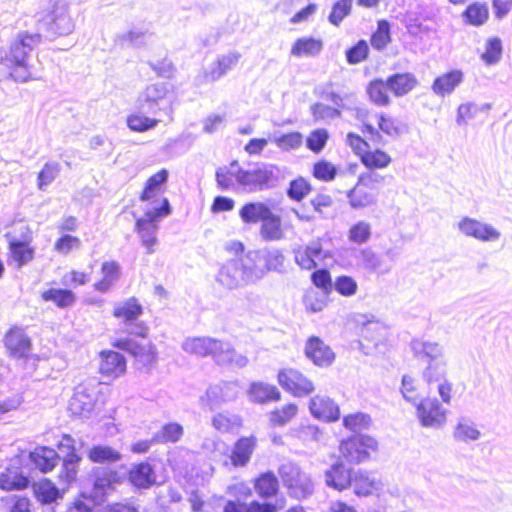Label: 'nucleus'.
Here are the masks:
<instances>
[{
  "instance_id": "nucleus-1",
  "label": "nucleus",
  "mask_w": 512,
  "mask_h": 512,
  "mask_svg": "<svg viewBox=\"0 0 512 512\" xmlns=\"http://www.w3.org/2000/svg\"><path fill=\"white\" fill-rule=\"evenodd\" d=\"M41 42L40 33L28 31H19L12 38L8 50L2 57V63L9 68V75L13 81L27 83L34 79L30 59Z\"/></svg>"
},
{
  "instance_id": "nucleus-58",
  "label": "nucleus",
  "mask_w": 512,
  "mask_h": 512,
  "mask_svg": "<svg viewBox=\"0 0 512 512\" xmlns=\"http://www.w3.org/2000/svg\"><path fill=\"white\" fill-rule=\"evenodd\" d=\"M183 436V427L175 422L165 424L160 431H158L154 440L161 443H175Z\"/></svg>"
},
{
  "instance_id": "nucleus-31",
  "label": "nucleus",
  "mask_w": 512,
  "mask_h": 512,
  "mask_svg": "<svg viewBox=\"0 0 512 512\" xmlns=\"http://www.w3.org/2000/svg\"><path fill=\"white\" fill-rule=\"evenodd\" d=\"M452 436L455 441L469 443L477 441L481 437V432L473 420L462 416L458 418L453 428Z\"/></svg>"
},
{
  "instance_id": "nucleus-52",
  "label": "nucleus",
  "mask_w": 512,
  "mask_h": 512,
  "mask_svg": "<svg viewBox=\"0 0 512 512\" xmlns=\"http://www.w3.org/2000/svg\"><path fill=\"white\" fill-rule=\"evenodd\" d=\"M490 109V103H484L480 106L474 102L463 103L457 109L456 122L460 126L466 125L467 121L475 118L479 112H488Z\"/></svg>"
},
{
  "instance_id": "nucleus-24",
  "label": "nucleus",
  "mask_w": 512,
  "mask_h": 512,
  "mask_svg": "<svg viewBox=\"0 0 512 512\" xmlns=\"http://www.w3.org/2000/svg\"><path fill=\"white\" fill-rule=\"evenodd\" d=\"M4 343L10 355L16 358L25 357L30 350V339L18 327H13L7 332Z\"/></svg>"
},
{
  "instance_id": "nucleus-26",
  "label": "nucleus",
  "mask_w": 512,
  "mask_h": 512,
  "mask_svg": "<svg viewBox=\"0 0 512 512\" xmlns=\"http://www.w3.org/2000/svg\"><path fill=\"white\" fill-rule=\"evenodd\" d=\"M464 79V74L461 70H452L438 76L432 84V91L440 97L450 95L458 87Z\"/></svg>"
},
{
  "instance_id": "nucleus-15",
  "label": "nucleus",
  "mask_w": 512,
  "mask_h": 512,
  "mask_svg": "<svg viewBox=\"0 0 512 512\" xmlns=\"http://www.w3.org/2000/svg\"><path fill=\"white\" fill-rule=\"evenodd\" d=\"M247 255L252 267L262 270L261 279L268 271H281L284 267L285 257L278 249L251 251Z\"/></svg>"
},
{
  "instance_id": "nucleus-51",
  "label": "nucleus",
  "mask_w": 512,
  "mask_h": 512,
  "mask_svg": "<svg viewBox=\"0 0 512 512\" xmlns=\"http://www.w3.org/2000/svg\"><path fill=\"white\" fill-rule=\"evenodd\" d=\"M352 484L354 492L359 496H367L380 489V482L363 472L355 475Z\"/></svg>"
},
{
  "instance_id": "nucleus-13",
  "label": "nucleus",
  "mask_w": 512,
  "mask_h": 512,
  "mask_svg": "<svg viewBox=\"0 0 512 512\" xmlns=\"http://www.w3.org/2000/svg\"><path fill=\"white\" fill-rule=\"evenodd\" d=\"M238 393L239 385L237 382H222L210 386L206 393L201 396L200 402L203 407H208L209 410H214L223 403L235 400Z\"/></svg>"
},
{
  "instance_id": "nucleus-7",
  "label": "nucleus",
  "mask_w": 512,
  "mask_h": 512,
  "mask_svg": "<svg viewBox=\"0 0 512 512\" xmlns=\"http://www.w3.org/2000/svg\"><path fill=\"white\" fill-rule=\"evenodd\" d=\"M142 313L143 308L134 297L115 304L113 310V316L122 321L128 334L145 338L148 334V327L139 320Z\"/></svg>"
},
{
  "instance_id": "nucleus-25",
  "label": "nucleus",
  "mask_w": 512,
  "mask_h": 512,
  "mask_svg": "<svg viewBox=\"0 0 512 512\" xmlns=\"http://www.w3.org/2000/svg\"><path fill=\"white\" fill-rule=\"evenodd\" d=\"M167 178L168 171L166 169H162L147 180L144 191L140 196L141 201H151L146 205V207L162 205V200L164 198H158V196L161 192V185L167 181Z\"/></svg>"
},
{
  "instance_id": "nucleus-39",
  "label": "nucleus",
  "mask_w": 512,
  "mask_h": 512,
  "mask_svg": "<svg viewBox=\"0 0 512 512\" xmlns=\"http://www.w3.org/2000/svg\"><path fill=\"white\" fill-rule=\"evenodd\" d=\"M260 235L266 241H277L284 237L281 219L272 211L262 220Z\"/></svg>"
},
{
  "instance_id": "nucleus-4",
  "label": "nucleus",
  "mask_w": 512,
  "mask_h": 512,
  "mask_svg": "<svg viewBox=\"0 0 512 512\" xmlns=\"http://www.w3.org/2000/svg\"><path fill=\"white\" fill-rule=\"evenodd\" d=\"M171 214V207L168 199L162 200V205H153L144 208V215L136 220L135 231L138 234L141 244L147 254H153L158 245L157 232L159 222L162 218Z\"/></svg>"
},
{
  "instance_id": "nucleus-55",
  "label": "nucleus",
  "mask_w": 512,
  "mask_h": 512,
  "mask_svg": "<svg viewBox=\"0 0 512 512\" xmlns=\"http://www.w3.org/2000/svg\"><path fill=\"white\" fill-rule=\"evenodd\" d=\"M361 161L369 169H382L391 163V157L386 152L376 149L363 152Z\"/></svg>"
},
{
  "instance_id": "nucleus-50",
  "label": "nucleus",
  "mask_w": 512,
  "mask_h": 512,
  "mask_svg": "<svg viewBox=\"0 0 512 512\" xmlns=\"http://www.w3.org/2000/svg\"><path fill=\"white\" fill-rule=\"evenodd\" d=\"M503 53L502 41L499 37L488 38L485 42L484 52L480 55L481 60L486 65H495L501 58Z\"/></svg>"
},
{
  "instance_id": "nucleus-36",
  "label": "nucleus",
  "mask_w": 512,
  "mask_h": 512,
  "mask_svg": "<svg viewBox=\"0 0 512 512\" xmlns=\"http://www.w3.org/2000/svg\"><path fill=\"white\" fill-rule=\"evenodd\" d=\"M411 349L418 357H425L429 361L445 358L443 346L438 342L415 339L411 341Z\"/></svg>"
},
{
  "instance_id": "nucleus-41",
  "label": "nucleus",
  "mask_w": 512,
  "mask_h": 512,
  "mask_svg": "<svg viewBox=\"0 0 512 512\" xmlns=\"http://www.w3.org/2000/svg\"><path fill=\"white\" fill-rule=\"evenodd\" d=\"M33 492L37 500L43 504H50L62 498L60 490L48 479L34 483Z\"/></svg>"
},
{
  "instance_id": "nucleus-40",
  "label": "nucleus",
  "mask_w": 512,
  "mask_h": 512,
  "mask_svg": "<svg viewBox=\"0 0 512 512\" xmlns=\"http://www.w3.org/2000/svg\"><path fill=\"white\" fill-rule=\"evenodd\" d=\"M102 278L94 284L99 292H107L120 277V265L115 261H105L101 267Z\"/></svg>"
},
{
  "instance_id": "nucleus-16",
  "label": "nucleus",
  "mask_w": 512,
  "mask_h": 512,
  "mask_svg": "<svg viewBox=\"0 0 512 512\" xmlns=\"http://www.w3.org/2000/svg\"><path fill=\"white\" fill-rule=\"evenodd\" d=\"M242 55L238 51H230L219 55L204 71V78L207 82L218 81L239 63Z\"/></svg>"
},
{
  "instance_id": "nucleus-45",
  "label": "nucleus",
  "mask_w": 512,
  "mask_h": 512,
  "mask_svg": "<svg viewBox=\"0 0 512 512\" xmlns=\"http://www.w3.org/2000/svg\"><path fill=\"white\" fill-rule=\"evenodd\" d=\"M129 479L131 483L137 487L147 488L154 482L153 469L148 463H140L134 466L130 473Z\"/></svg>"
},
{
  "instance_id": "nucleus-28",
  "label": "nucleus",
  "mask_w": 512,
  "mask_h": 512,
  "mask_svg": "<svg viewBox=\"0 0 512 512\" xmlns=\"http://www.w3.org/2000/svg\"><path fill=\"white\" fill-rule=\"evenodd\" d=\"M101 359L100 372L107 377H119L126 370V360L124 356L118 352H102Z\"/></svg>"
},
{
  "instance_id": "nucleus-5",
  "label": "nucleus",
  "mask_w": 512,
  "mask_h": 512,
  "mask_svg": "<svg viewBox=\"0 0 512 512\" xmlns=\"http://www.w3.org/2000/svg\"><path fill=\"white\" fill-rule=\"evenodd\" d=\"M283 485L288 494L298 500L310 497L314 492L311 476L293 462L283 463L278 469Z\"/></svg>"
},
{
  "instance_id": "nucleus-44",
  "label": "nucleus",
  "mask_w": 512,
  "mask_h": 512,
  "mask_svg": "<svg viewBox=\"0 0 512 512\" xmlns=\"http://www.w3.org/2000/svg\"><path fill=\"white\" fill-rule=\"evenodd\" d=\"M465 22L472 26H482L489 18V9L486 3L474 2L462 14Z\"/></svg>"
},
{
  "instance_id": "nucleus-32",
  "label": "nucleus",
  "mask_w": 512,
  "mask_h": 512,
  "mask_svg": "<svg viewBox=\"0 0 512 512\" xmlns=\"http://www.w3.org/2000/svg\"><path fill=\"white\" fill-rule=\"evenodd\" d=\"M325 482L327 486L342 491L352 484L351 471L342 463H336L325 472Z\"/></svg>"
},
{
  "instance_id": "nucleus-38",
  "label": "nucleus",
  "mask_w": 512,
  "mask_h": 512,
  "mask_svg": "<svg viewBox=\"0 0 512 512\" xmlns=\"http://www.w3.org/2000/svg\"><path fill=\"white\" fill-rule=\"evenodd\" d=\"M41 298L53 302L58 308L72 307L76 302V295L68 289L50 288L41 293Z\"/></svg>"
},
{
  "instance_id": "nucleus-42",
  "label": "nucleus",
  "mask_w": 512,
  "mask_h": 512,
  "mask_svg": "<svg viewBox=\"0 0 512 512\" xmlns=\"http://www.w3.org/2000/svg\"><path fill=\"white\" fill-rule=\"evenodd\" d=\"M271 209L262 202L245 204L239 211V216L244 223H257L267 217Z\"/></svg>"
},
{
  "instance_id": "nucleus-9",
  "label": "nucleus",
  "mask_w": 512,
  "mask_h": 512,
  "mask_svg": "<svg viewBox=\"0 0 512 512\" xmlns=\"http://www.w3.org/2000/svg\"><path fill=\"white\" fill-rule=\"evenodd\" d=\"M274 178V166L257 163L253 168L245 170L240 167L238 186L245 192L261 191L270 186Z\"/></svg>"
},
{
  "instance_id": "nucleus-48",
  "label": "nucleus",
  "mask_w": 512,
  "mask_h": 512,
  "mask_svg": "<svg viewBox=\"0 0 512 512\" xmlns=\"http://www.w3.org/2000/svg\"><path fill=\"white\" fill-rule=\"evenodd\" d=\"M323 44L314 38H300L291 49V54L296 57L315 56L322 50Z\"/></svg>"
},
{
  "instance_id": "nucleus-49",
  "label": "nucleus",
  "mask_w": 512,
  "mask_h": 512,
  "mask_svg": "<svg viewBox=\"0 0 512 512\" xmlns=\"http://www.w3.org/2000/svg\"><path fill=\"white\" fill-rule=\"evenodd\" d=\"M88 458L94 463H113L119 461L122 455L110 446L96 445L89 449Z\"/></svg>"
},
{
  "instance_id": "nucleus-29",
  "label": "nucleus",
  "mask_w": 512,
  "mask_h": 512,
  "mask_svg": "<svg viewBox=\"0 0 512 512\" xmlns=\"http://www.w3.org/2000/svg\"><path fill=\"white\" fill-rule=\"evenodd\" d=\"M349 204L354 209H363L375 205L377 202V194L369 187L358 182L347 193Z\"/></svg>"
},
{
  "instance_id": "nucleus-20",
  "label": "nucleus",
  "mask_w": 512,
  "mask_h": 512,
  "mask_svg": "<svg viewBox=\"0 0 512 512\" xmlns=\"http://www.w3.org/2000/svg\"><path fill=\"white\" fill-rule=\"evenodd\" d=\"M95 396L84 385H78L75 388L74 394L71 397L68 405L69 411L76 416L86 417L94 409Z\"/></svg>"
},
{
  "instance_id": "nucleus-6",
  "label": "nucleus",
  "mask_w": 512,
  "mask_h": 512,
  "mask_svg": "<svg viewBox=\"0 0 512 512\" xmlns=\"http://www.w3.org/2000/svg\"><path fill=\"white\" fill-rule=\"evenodd\" d=\"M171 103L169 88L165 83L147 85L136 100L140 112L152 115L170 111Z\"/></svg>"
},
{
  "instance_id": "nucleus-53",
  "label": "nucleus",
  "mask_w": 512,
  "mask_h": 512,
  "mask_svg": "<svg viewBox=\"0 0 512 512\" xmlns=\"http://www.w3.org/2000/svg\"><path fill=\"white\" fill-rule=\"evenodd\" d=\"M10 252L17 267H21L31 261L34 257V250L26 242L10 241Z\"/></svg>"
},
{
  "instance_id": "nucleus-64",
  "label": "nucleus",
  "mask_w": 512,
  "mask_h": 512,
  "mask_svg": "<svg viewBox=\"0 0 512 512\" xmlns=\"http://www.w3.org/2000/svg\"><path fill=\"white\" fill-rule=\"evenodd\" d=\"M303 304L306 311L317 313L322 311L327 305V299L324 294L319 293L314 289L306 291L303 297Z\"/></svg>"
},
{
  "instance_id": "nucleus-18",
  "label": "nucleus",
  "mask_w": 512,
  "mask_h": 512,
  "mask_svg": "<svg viewBox=\"0 0 512 512\" xmlns=\"http://www.w3.org/2000/svg\"><path fill=\"white\" fill-rule=\"evenodd\" d=\"M309 410L313 417L325 422H334L340 418L338 404L326 395L312 397L309 403Z\"/></svg>"
},
{
  "instance_id": "nucleus-46",
  "label": "nucleus",
  "mask_w": 512,
  "mask_h": 512,
  "mask_svg": "<svg viewBox=\"0 0 512 512\" xmlns=\"http://www.w3.org/2000/svg\"><path fill=\"white\" fill-rule=\"evenodd\" d=\"M278 479L273 472L261 474L255 481L254 488L257 494L263 498H269L278 492Z\"/></svg>"
},
{
  "instance_id": "nucleus-43",
  "label": "nucleus",
  "mask_w": 512,
  "mask_h": 512,
  "mask_svg": "<svg viewBox=\"0 0 512 512\" xmlns=\"http://www.w3.org/2000/svg\"><path fill=\"white\" fill-rule=\"evenodd\" d=\"M29 485L28 477L17 469H6L0 474V488L3 490H21Z\"/></svg>"
},
{
  "instance_id": "nucleus-54",
  "label": "nucleus",
  "mask_w": 512,
  "mask_h": 512,
  "mask_svg": "<svg viewBox=\"0 0 512 512\" xmlns=\"http://www.w3.org/2000/svg\"><path fill=\"white\" fill-rule=\"evenodd\" d=\"M270 141L275 143L281 150L289 151L297 149L302 145L303 136L299 132H290L287 134L274 133L270 137Z\"/></svg>"
},
{
  "instance_id": "nucleus-47",
  "label": "nucleus",
  "mask_w": 512,
  "mask_h": 512,
  "mask_svg": "<svg viewBox=\"0 0 512 512\" xmlns=\"http://www.w3.org/2000/svg\"><path fill=\"white\" fill-rule=\"evenodd\" d=\"M389 87L387 81L376 79L369 83L367 87V94L371 102L377 106H388L390 104V97L388 95Z\"/></svg>"
},
{
  "instance_id": "nucleus-33",
  "label": "nucleus",
  "mask_w": 512,
  "mask_h": 512,
  "mask_svg": "<svg viewBox=\"0 0 512 512\" xmlns=\"http://www.w3.org/2000/svg\"><path fill=\"white\" fill-rule=\"evenodd\" d=\"M238 174L240 166L237 161H233L229 166L220 167L216 171V182L221 190L235 191L240 189L238 186Z\"/></svg>"
},
{
  "instance_id": "nucleus-8",
  "label": "nucleus",
  "mask_w": 512,
  "mask_h": 512,
  "mask_svg": "<svg viewBox=\"0 0 512 512\" xmlns=\"http://www.w3.org/2000/svg\"><path fill=\"white\" fill-rule=\"evenodd\" d=\"M414 407L422 427L438 430L446 425L449 411L437 398L424 397Z\"/></svg>"
},
{
  "instance_id": "nucleus-22",
  "label": "nucleus",
  "mask_w": 512,
  "mask_h": 512,
  "mask_svg": "<svg viewBox=\"0 0 512 512\" xmlns=\"http://www.w3.org/2000/svg\"><path fill=\"white\" fill-rule=\"evenodd\" d=\"M93 488L95 496L102 497L114 489L121 481L119 473L108 467H97L93 470Z\"/></svg>"
},
{
  "instance_id": "nucleus-30",
  "label": "nucleus",
  "mask_w": 512,
  "mask_h": 512,
  "mask_svg": "<svg viewBox=\"0 0 512 512\" xmlns=\"http://www.w3.org/2000/svg\"><path fill=\"white\" fill-rule=\"evenodd\" d=\"M256 445L254 437H242L234 445L230 460L234 467L246 466Z\"/></svg>"
},
{
  "instance_id": "nucleus-63",
  "label": "nucleus",
  "mask_w": 512,
  "mask_h": 512,
  "mask_svg": "<svg viewBox=\"0 0 512 512\" xmlns=\"http://www.w3.org/2000/svg\"><path fill=\"white\" fill-rule=\"evenodd\" d=\"M298 408L295 404H287L280 409L270 413V422L274 426H284L289 423L297 414Z\"/></svg>"
},
{
  "instance_id": "nucleus-59",
  "label": "nucleus",
  "mask_w": 512,
  "mask_h": 512,
  "mask_svg": "<svg viewBox=\"0 0 512 512\" xmlns=\"http://www.w3.org/2000/svg\"><path fill=\"white\" fill-rule=\"evenodd\" d=\"M400 392L403 398L413 406L424 398L421 397L419 393L416 379L410 375H404L402 377Z\"/></svg>"
},
{
  "instance_id": "nucleus-23",
  "label": "nucleus",
  "mask_w": 512,
  "mask_h": 512,
  "mask_svg": "<svg viewBox=\"0 0 512 512\" xmlns=\"http://www.w3.org/2000/svg\"><path fill=\"white\" fill-rule=\"evenodd\" d=\"M116 346L131 353L143 365H150L156 361L157 352L152 343L141 345L131 339H123L119 340Z\"/></svg>"
},
{
  "instance_id": "nucleus-35",
  "label": "nucleus",
  "mask_w": 512,
  "mask_h": 512,
  "mask_svg": "<svg viewBox=\"0 0 512 512\" xmlns=\"http://www.w3.org/2000/svg\"><path fill=\"white\" fill-rule=\"evenodd\" d=\"M389 90L396 96L402 97L408 94L418 83L411 73H397L387 78Z\"/></svg>"
},
{
  "instance_id": "nucleus-57",
  "label": "nucleus",
  "mask_w": 512,
  "mask_h": 512,
  "mask_svg": "<svg viewBox=\"0 0 512 512\" xmlns=\"http://www.w3.org/2000/svg\"><path fill=\"white\" fill-rule=\"evenodd\" d=\"M212 425L220 432H229L241 426V418L236 414L222 412L213 417Z\"/></svg>"
},
{
  "instance_id": "nucleus-3",
  "label": "nucleus",
  "mask_w": 512,
  "mask_h": 512,
  "mask_svg": "<svg viewBox=\"0 0 512 512\" xmlns=\"http://www.w3.org/2000/svg\"><path fill=\"white\" fill-rule=\"evenodd\" d=\"M246 254L243 258H235L222 265L216 275V281L222 287L232 290L261 280L262 270L252 267Z\"/></svg>"
},
{
  "instance_id": "nucleus-2",
  "label": "nucleus",
  "mask_w": 512,
  "mask_h": 512,
  "mask_svg": "<svg viewBox=\"0 0 512 512\" xmlns=\"http://www.w3.org/2000/svg\"><path fill=\"white\" fill-rule=\"evenodd\" d=\"M35 17L39 28L55 37L70 35L75 29L68 0H49L48 7L37 12Z\"/></svg>"
},
{
  "instance_id": "nucleus-17",
  "label": "nucleus",
  "mask_w": 512,
  "mask_h": 512,
  "mask_svg": "<svg viewBox=\"0 0 512 512\" xmlns=\"http://www.w3.org/2000/svg\"><path fill=\"white\" fill-rule=\"evenodd\" d=\"M221 343V340L211 337H191L185 339L181 347L186 353L200 357L211 356L216 361Z\"/></svg>"
},
{
  "instance_id": "nucleus-27",
  "label": "nucleus",
  "mask_w": 512,
  "mask_h": 512,
  "mask_svg": "<svg viewBox=\"0 0 512 512\" xmlns=\"http://www.w3.org/2000/svg\"><path fill=\"white\" fill-rule=\"evenodd\" d=\"M29 458L34 466L43 473L52 471L59 462V455L57 452L46 446L36 447L30 452Z\"/></svg>"
},
{
  "instance_id": "nucleus-34",
  "label": "nucleus",
  "mask_w": 512,
  "mask_h": 512,
  "mask_svg": "<svg viewBox=\"0 0 512 512\" xmlns=\"http://www.w3.org/2000/svg\"><path fill=\"white\" fill-rule=\"evenodd\" d=\"M215 362L220 365L244 368L248 365L249 360L247 356L238 353L230 343L222 341Z\"/></svg>"
},
{
  "instance_id": "nucleus-56",
  "label": "nucleus",
  "mask_w": 512,
  "mask_h": 512,
  "mask_svg": "<svg viewBox=\"0 0 512 512\" xmlns=\"http://www.w3.org/2000/svg\"><path fill=\"white\" fill-rule=\"evenodd\" d=\"M447 375V360L439 359L429 361L426 368L423 371V378L426 382H439L446 379Z\"/></svg>"
},
{
  "instance_id": "nucleus-10",
  "label": "nucleus",
  "mask_w": 512,
  "mask_h": 512,
  "mask_svg": "<svg viewBox=\"0 0 512 512\" xmlns=\"http://www.w3.org/2000/svg\"><path fill=\"white\" fill-rule=\"evenodd\" d=\"M377 449V441L368 435H356L340 444L341 455L350 463H360L369 458L370 451Z\"/></svg>"
},
{
  "instance_id": "nucleus-12",
  "label": "nucleus",
  "mask_w": 512,
  "mask_h": 512,
  "mask_svg": "<svg viewBox=\"0 0 512 512\" xmlns=\"http://www.w3.org/2000/svg\"><path fill=\"white\" fill-rule=\"evenodd\" d=\"M295 263L305 270H313L317 268L321 261L331 254L323 248L322 241L315 239L305 245H300L293 249Z\"/></svg>"
},
{
  "instance_id": "nucleus-37",
  "label": "nucleus",
  "mask_w": 512,
  "mask_h": 512,
  "mask_svg": "<svg viewBox=\"0 0 512 512\" xmlns=\"http://www.w3.org/2000/svg\"><path fill=\"white\" fill-rule=\"evenodd\" d=\"M248 393L251 401L257 403L278 401L281 397V394L276 386L263 382L252 383Z\"/></svg>"
},
{
  "instance_id": "nucleus-14",
  "label": "nucleus",
  "mask_w": 512,
  "mask_h": 512,
  "mask_svg": "<svg viewBox=\"0 0 512 512\" xmlns=\"http://www.w3.org/2000/svg\"><path fill=\"white\" fill-rule=\"evenodd\" d=\"M277 378L280 386L296 397L306 396L315 389L311 380L293 368L280 370Z\"/></svg>"
},
{
  "instance_id": "nucleus-21",
  "label": "nucleus",
  "mask_w": 512,
  "mask_h": 512,
  "mask_svg": "<svg viewBox=\"0 0 512 512\" xmlns=\"http://www.w3.org/2000/svg\"><path fill=\"white\" fill-rule=\"evenodd\" d=\"M305 354L315 365L321 367L329 366L335 358L331 348L316 336L307 340Z\"/></svg>"
},
{
  "instance_id": "nucleus-62",
  "label": "nucleus",
  "mask_w": 512,
  "mask_h": 512,
  "mask_svg": "<svg viewBox=\"0 0 512 512\" xmlns=\"http://www.w3.org/2000/svg\"><path fill=\"white\" fill-rule=\"evenodd\" d=\"M371 417L363 412L349 414L343 418V425L346 429L353 432H361L369 428Z\"/></svg>"
},
{
  "instance_id": "nucleus-19",
  "label": "nucleus",
  "mask_w": 512,
  "mask_h": 512,
  "mask_svg": "<svg viewBox=\"0 0 512 512\" xmlns=\"http://www.w3.org/2000/svg\"><path fill=\"white\" fill-rule=\"evenodd\" d=\"M357 266L369 273L385 275L390 273L392 265L384 260V258L374 252L371 248H362L356 253Z\"/></svg>"
},
{
  "instance_id": "nucleus-60",
  "label": "nucleus",
  "mask_w": 512,
  "mask_h": 512,
  "mask_svg": "<svg viewBox=\"0 0 512 512\" xmlns=\"http://www.w3.org/2000/svg\"><path fill=\"white\" fill-rule=\"evenodd\" d=\"M158 120L140 113H133L127 117V126L135 132H145L154 129Z\"/></svg>"
},
{
  "instance_id": "nucleus-61",
  "label": "nucleus",
  "mask_w": 512,
  "mask_h": 512,
  "mask_svg": "<svg viewBox=\"0 0 512 512\" xmlns=\"http://www.w3.org/2000/svg\"><path fill=\"white\" fill-rule=\"evenodd\" d=\"M372 234L370 223L361 220L351 226L348 239L355 244H364L369 241Z\"/></svg>"
},
{
  "instance_id": "nucleus-11",
  "label": "nucleus",
  "mask_w": 512,
  "mask_h": 512,
  "mask_svg": "<svg viewBox=\"0 0 512 512\" xmlns=\"http://www.w3.org/2000/svg\"><path fill=\"white\" fill-rule=\"evenodd\" d=\"M458 231L465 237L480 242H497L502 234L492 224L469 216L462 217L457 223Z\"/></svg>"
}]
</instances>
